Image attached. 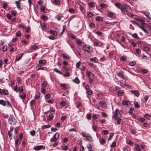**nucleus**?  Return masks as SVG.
<instances>
[{"instance_id": "nucleus-6", "label": "nucleus", "mask_w": 151, "mask_h": 151, "mask_svg": "<svg viewBox=\"0 0 151 151\" xmlns=\"http://www.w3.org/2000/svg\"><path fill=\"white\" fill-rule=\"evenodd\" d=\"M39 65L41 66L44 65L46 63V61L45 60H41L38 61Z\"/></svg>"}, {"instance_id": "nucleus-28", "label": "nucleus", "mask_w": 151, "mask_h": 151, "mask_svg": "<svg viewBox=\"0 0 151 151\" xmlns=\"http://www.w3.org/2000/svg\"><path fill=\"white\" fill-rule=\"evenodd\" d=\"M63 17V15L62 14H60L57 16L56 18L58 20L60 21L61 20V19Z\"/></svg>"}, {"instance_id": "nucleus-9", "label": "nucleus", "mask_w": 151, "mask_h": 151, "mask_svg": "<svg viewBox=\"0 0 151 151\" xmlns=\"http://www.w3.org/2000/svg\"><path fill=\"white\" fill-rule=\"evenodd\" d=\"M130 92L131 93H133L135 96L137 97H138L140 94L137 90H132Z\"/></svg>"}, {"instance_id": "nucleus-55", "label": "nucleus", "mask_w": 151, "mask_h": 151, "mask_svg": "<svg viewBox=\"0 0 151 151\" xmlns=\"http://www.w3.org/2000/svg\"><path fill=\"white\" fill-rule=\"evenodd\" d=\"M54 71L56 72V73L60 74H62V73L57 68H55L54 69Z\"/></svg>"}, {"instance_id": "nucleus-3", "label": "nucleus", "mask_w": 151, "mask_h": 151, "mask_svg": "<svg viewBox=\"0 0 151 151\" xmlns=\"http://www.w3.org/2000/svg\"><path fill=\"white\" fill-rule=\"evenodd\" d=\"M8 122L11 125H14L16 123V121L12 115H10L8 118Z\"/></svg>"}, {"instance_id": "nucleus-59", "label": "nucleus", "mask_w": 151, "mask_h": 151, "mask_svg": "<svg viewBox=\"0 0 151 151\" xmlns=\"http://www.w3.org/2000/svg\"><path fill=\"white\" fill-rule=\"evenodd\" d=\"M41 18L44 20H47L48 19L47 17L44 15H42Z\"/></svg>"}, {"instance_id": "nucleus-56", "label": "nucleus", "mask_w": 151, "mask_h": 151, "mask_svg": "<svg viewBox=\"0 0 151 151\" xmlns=\"http://www.w3.org/2000/svg\"><path fill=\"white\" fill-rule=\"evenodd\" d=\"M48 38L49 39L52 40H55L56 38L55 37L53 36H50L48 37Z\"/></svg>"}, {"instance_id": "nucleus-13", "label": "nucleus", "mask_w": 151, "mask_h": 151, "mask_svg": "<svg viewBox=\"0 0 151 151\" xmlns=\"http://www.w3.org/2000/svg\"><path fill=\"white\" fill-rule=\"evenodd\" d=\"M117 75L118 77H120L122 78H123V79L125 78H124V75L123 74V72H121L118 73Z\"/></svg>"}, {"instance_id": "nucleus-63", "label": "nucleus", "mask_w": 151, "mask_h": 151, "mask_svg": "<svg viewBox=\"0 0 151 151\" xmlns=\"http://www.w3.org/2000/svg\"><path fill=\"white\" fill-rule=\"evenodd\" d=\"M93 15V13L91 12H89L87 14V16L88 17H91Z\"/></svg>"}, {"instance_id": "nucleus-48", "label": "nucleus", "mask_w": 151, "mask_h": 151, "mask_svg": "<svg viewBox=\"0 0 151 151\" xmlns=\"http://www.w3.org/2000/svg\"><path fill=\"white\" fill-rule=\"evenodd\" d=\"M127 57L125 56H123L120 58V60L122 61H124L126 60Z\"/></svg>"}, {"instance_id": "nucleus-31", "label": "nucleus", "mask_w": 151, "mask_h": 151, "mask_svg": "<svg viewBox=\"0 0 151 151\" xmlns=\"http://www.w3.org/2000/svg\"><path fill=\"white\" fill-rule=\"evenodd\" d=\"M37 48V46L35 45L31 46L30 47V48L32 50H35Z\"/></svg>"}, {"instance_id": "nucleus-57", "label": "nucleus", "mask_w": 151, "mask_h": 151, "mask_svg": "<svg viewBox=\"0 0 151 151\" xmlns=\"http://www.w3.org/2000/svg\"><path fill=\"white\" fill-rule=\"evenodd\" d=\"M113 135H114L113 133H110V135H109V137L108 139V140L109 141V140H110L111 139V138L113 137Z\"/></svg>"}, {"instance_id": "nucleus-53", "label": "nucleus", "mask_w": 151, "mask_h": 151, "mask_svg": "<svg viewBox=\"0 0 151 151\" xmlns=\"http://www.w3.org/2000/svg\"><path fill=\"white\" fill-rule=\"evenodd\" d=\"M81 61H79L76 64V66L77 68H78L81 65Z\"/></svg>"}, {"instance_id": "nucleus-49", "label": "nucleus", "mask_w": 151, "mask_h": 151, "mask_svg": "<svg viewBox=\"0 0 151 151\" xmlns=\"http://www.w3.org/2000/svg\"><path fill=\"white\" fill-rule=\"evenodd\" d=\"M136 64V63L134 61L131 62L129 63V65L131 66H134Z\"/></svg>"}, {"instance_id": "nucleus-19", "label": "nucleus", "mask_w": 151, "mask_h": 151, "mask_svg": "<svg viewBox=\"0 0 151 151\" xmlns=\"http://www.w3.org/2000/svg\"><path fill=\"white\" fill-rule=\"evenodd\" d=\"M53 114H53L52 113H51L50 114L47 118V120L50 121L52 120L53 119Z\"/></svg>"}, {"instance_id": "nucleus-34", "label": "nucleus", "mask_w": 151, "mask_h": 151, "mask_svg": "<svg viewBox=\"0 0 151 151\" xmlns=\"http://www.w3.org/2000/svg\"><path fill=\"white\" fill-rule=\"evenodd\" d=\"M90 60L92 61H93L95 63H97L98 62V59L96 57L90 58Z\"/></svg>"}, {"instance_id": "nucleus-4", "label": "nucleus", "mask_w": 151, "mask_h": 151, "mask_svg": "<svg viewBox=\"0 0 151 151\" xmlns=\"http://www.w3.org/2000/svg\"><path fill=\"white\" fill-rule=\"evenodd\" d=\"M114 114L115 116L114 118L115 119H117L118 117H121V114L119 112V109H116L114 112Z\"/></svg>"}, {"instance_id": "nucleus-24", "label": "nucleus", "mask_w": 151, "mask_h": 151, "mask_svg": "<svg viewBox=\"0 0 151 151\" xmlns=\"http://www.w3.org/2000/svg\"><path fill=\"white\" fill-rule=\"evenodd\" d=\"M59 134L58 133L56 132L55 134L53 136V138L56 141V140H57V139L59 138Z\"/></svg>"}, {"instance_id": "nucleus-52", "label": "nucleus", "mask_w": 151, "mask_h": 151, "mask_svg": "<svg viewBox=\"0 0 151 151\" xmlns=\"http://www.w3.org/2000/svg\"><path fill=\"white\" fill-rule=\"evenodd\" d=\"M21 35V32L20 31H18L16 33V35L17 37H19Z\"/></svg>"}, {"instance_id": "nucleus-23", "label": "nucleus", "mask_w": 151, "mask_h": 151, "mask_svg": "<svg viewBox=\"0 0 151 151\" xmlns=\"http://www.w3.org/2000/svg\"><path fill=\"white\" fill-rule=\"evenodd\" d=\"M81 135H82V136L83 137H86V138L90 134L88 133H86L84 132H82Z\"/></svg>"}, {"instance_id": "nucleus-60", "label": "nucleus", "mask_w": 151, "mask_h": 151, "mask_svg": "<svg viewBox=\"0 0 151 151\" xmlns=\"http://www.w3.org/2000/svg\"><path fill=\"white\" fill-rule=\"evenodd\" d=\"M61 148L63 150H68V147L67 146H61Z\"/></svg>"}, {"instance_id": "nucleus-16", "label": "nucleus", "mask_w": 151, "mask_h": 151, "mask_svg": "<svg viewBox=\"0 0 151 151\" xmlns=\"http://www.w3.org/2000/svg\"><path fill=\"white\" fill-rule=\"evenodd\" d=\"M108 16L110 17H114L116 16L115 14L113 12H109L108 13Z\"/></svg>"}, {"instance_id": "nucleus-1", "label": "nucleus", "mask_w": 151, "mask_h": 151, "mask_svg": "<svg viewBox=\"0 0 151 151\" xmlns=\"http://www.w3.org/2000/svg\"><path fill=\"white\" fill-rule=\"evenodd\" d=\"M86 75L89 78V82L90 83H92L93 81L94 75L91 72L87 70Z\"/></svg>"}, {"instance_id": "nucleus-2", "label": "nucleus", "mask_w": 151, "mask_h": 151, "mask_svg": "<svg viewBox=\"0 0 151 151\" xmlns=\"http://www.w3.org/2000/svg\"><path fill=\"white\" fill-rule=\"evenodd\" d=\"M82 49L84 51H86L88 53H91L93 51L92 48L85 43L83 46Z\"/></svg>"}, {"instance_id": "nucleus-15", "label": "nucleus", "mask_w": 151, "mask_h": 151, "mask_svg": "<svg viewBox=\"0 0 151 151\" xmlns=\"http://www.w3.org/2000/svg\"><path fill=\"white\" fill-rule=\"evenodd\" d=\"M86 141L89 142H92L93 141L92 137L90 135L86 138Z\"/></svg>"}, {"instance_id": "nucleus-35", "label": "nucleus", "mask_w": 151, "mask_h": 151, "mask_svg": "<svg viewBox=\"0 0 151 151\" xmlns=\"http://www.w3.org/2000/svg\"><path fill=\"white\" fill-rule=\"evenodd\" d=\"M51 127V126L49 124L44 125L42 126V129H44L47 128H48Z\"/></svg>"}, {"instance_id": "nucleus-43", "label": "nucleus", "mask_w": 151, "mask_h": 151, "mask_svg": "<svg viewBox=\"0 0 151 151\" xmlns=\"http://www.w3.org/2000/svg\"><path fill=\"white\" fill-rule=\"evenodd\" d=\"M122 104L124 105H128L129 104V102L127 101H124L122 102Z\"/></svg>"}, {"instance_id": "nucleus-47", "label": "nucleus", "mask_w": 151, "mask_h": 151, "mask_svg": "<svg viewBox=\"0 0 151 151\" xmlns=\"http://www.w3.org/2000/svg\"><path fill=\"white\" fill-rule=\"evenodd\" d=\"M86 93L89 95H92L93 94V92L91 90H88L87 91Z\"/></svg>"}, {"instance_id": "nucleus-62", "label": "nucleus", "mask_w": 151, "mask_h": 151, "mask_svg": "<svg viewBox=\"0 0 151 151\" xmlns=\"http://www.w3.org/2000/svg\"><path fill=\"white\" fill-rule=\"evenodd\" d=\"M87 147L88 150H91L92 149L91 145L90 144H89L87 145Z\"/></svg>"}, {"instance_id": "nucleus-5", "label": "nucleus", "mask_w": 151, "mask_h": 151, "mask_svg": "<svg viewBox=\"0 0 151 151\" xmlns=\"http://www.w3.org/2000/svg\"><path fill=\"white\" fill-rule=\"evenodd\" d=\"M0 94L1 95L4 94L5 95H8L9 94L8 91L5 89L3 90L0 88Z\"/></svg>"}, {"instance_id": "nucleus-37", "label": "nucleus", "mask_w": 151, "mask_h": 151, "mask_svg": "<svg viewBox=\"0 0 151 151\" xmlns=\"http://www.w3.org/2000/svg\"><path fill=\"white\" fill-rule=\"evenodd\" d=\"M143 50L144 51H149L150 50V48L147 46H143L142 48Z\"/></svg>"}, {"instance_id": "nucleus-29", "label": "nucleus", "mask_w": 151, "mask_h": 151, "mask_svg": "<svg viewBox=\"0 0 151 151\" xmlns=\"http://www.w3.org/2000/svg\"><path fill=\"white\" fill-rule=\"evenodd\" d=\"M15 3L17 8H18L19 9H21V8L20 5V4L19 2V1H15Z\"/></svg>"}, {"instance_id": "nucleus-41", "label": "nucleus", "mask_w": 151, "mask_h": 151, "mask_svg": "<svg viewBox=\"0 0 151 151\" xmlns=\"http://www.w3.org/2000/svg\"><path fill=\"white\" fill-rule=\"evenodd\" d=\"M117 119V123L119 124H122L123 123L122 120L120 119L119 118Z\"/></svg>"}, {"instance_id": "nucleus-50", "label": "nucleus", "mask_w": 151, "mask_h": 151, "mask_svg": "<svg viewBox=\"0 0 151 151\" xmlns=\"http://www.w3.org/2000/svg\"><path fill=\"white\" fill-rule=\"evenodd\" d=\"M53 2L56 5H59L60 4V1L59 0H54Z\"/></svg>"}, {"instance_id": "nucleus-18", "label": "nucleus", "mask_w": 151, "mask_h": 151, "mask_svg": "<svg viewBox=\"0 0 151 151\" xmlns=\"http://www.w3.org/2000/svg\"><path fill=\"white\" fill-rule=\"evenodd\" d=\"M103 19V17L100 16H97L95 18V20L97 21H101Z\"/></svg>"}, {"instance_id": "nucleus-45", "label": "nucleus", "mask_w": 151, "mask_h": 151, "mask_svg": "<svg viewBox=\"0 0 151 151\" xmlns=\"http://www.w3.org/2000/svg\"><path fill=\"white\" fill-rule=\"evenodd\" d=\"M100 142L101 144L103 145L106 143V141L104 138H102L101 140H100Z\"/></svg>"}, {"instance_id": "nucleus-22", "label": "nucleus", "mask_w": 151, "mask_h": 151, "mask_svg": "<svg viewBox=\"0 0 151 151\" xmlns=\"http://www.w3.org/2000/svg\"><path fill=\"white\" fill-rule=\"evenodd\" d=\"M99 104L103 108H105L106 107V104L103 102L100 101L99 102Z\"/></svg>"}, {"instance_id": "nucleus-64", "label": "nucleus", "mask_w": 151, "mask_h": 151, "mask_svg": "<svg viewBox=\"0 0 151 151\" xmlns=\"http://www.w3.org/2000/svg\"><path fill=\"white\" fill-rule=\"evenodd\" d=\"M91 115L89 114H88L86 115V117L88 119H91Z\"/></svg>"}, {"instance_id": "nucleus-32", "label": "nucleus", "mask_w": 151, "mask_h": 151, "mask_svg": "<svg viewBox=\"0 0 151 151\" xmlns=\"http://www.w3.org/2000/svg\"><path fill=\"white\" fill-rule=\"evenodd\" d=\"M62 55L63 58L66 59H68L70 58L69 56V55L66 54H63Z\"/></svg>"}, {"instance_id": "nucleus-39", "label": "nucleus", "mask_w": 151, "mask_h": 151, "mask_svg": "<svg viewBox=\"0 0 151 151\" xmlns=\"http://www.w3.org/2000/svg\"><path fill=\"white\" fill-rule=\"evenodd\" d=\"M134 104L135 108H139L140 107L139 105L138 104V103L137 102L135 101L134 102Z\"/></svg>"}, {"instance_id": "nucleus-38", "label": "nucleus", "mask_w": 151, "mask_h": 151, "mask_svg": "<svg viewBox=\"0 0 151 151\" xmlns=\"http://www.w3.org/2000/svg\"><path fill=\"white\" fill-rule=\"evenodd\" d=\"M135 148L137 151H140L141 150L140 147L138 144H135Z\"/></svg>"}, {"instance_id": "nucleus-40", "label": "nucleus", "mask_w": 151, "mask_h": 151, "mask_svg": "<svg viewBox=\"0 0 151 151\" xmlns=\"http://www.w3.org/2000/svg\"><path fill=\"white\" fill-rule=\"evenodd\" d=\"M120 9L122 12V13H124L125 14H126L128 12L127 10L123 7Z\"/></svg>"}, {"instance_id": "nucleus-54", "label": "nucleus", "mask_w": 151, "mask_h": 151, "mask_svg": "<svg viewBox=\"0 0 151 151\" xmlns=\"http://www.w3.org/2000/svg\"><path fill=\"white\" fill-rule=\"evenodd\" d=\"M98 117V115L96 114H94L92 116V118L94 119H97Z\"/></svg>"}, {"instance_id": "nucleus-36", "label": "nucleus", "mask_w": 151, "mask_h": 151, "mask_svg": "<svg viewBox=\"0 0 151 151\" xmlns=\"http://www.w3.org/2000/svg\"><path fill=\"white\" fill-rule=\"evenodd\" d=\"M73 81L77 84H78L80 82L78 78L77 77H76L75 79H73Z\"/></svg>"}, {"instance_id": "nucleus-30", "label": "nucleus", "mask_w": 151, "mask_h": 151, "mask_svg": "<svg viewBox=\"0 0 151 151\" xmlns=\"http://www.w3.org/2000/svg\"><path fill=\"white\" fill-rule=\"evenodd\" d=\"M66 102L64 101H61L60 102V105L62 106H65L66 105Z\"/></svg>"}, {"instance_id": "nucleus-51", "label": "nucleus", "mask_w": 151, "mask_h": 151, "mask_svg": "<svg viewBox=\"0 0 151 151\" xmlns=\"http://www.w3.org/2000/svg\"><path fill=\"white\" fill-rule=\"evenodd\" d=\"M144 116L145 117H146V118L148 120H149L150 119V116L148 114H145L144 115Z\"/></svg>"}, {"instance_id": "nucleus-10", "label": "nucleus", "mask_w": 151, "mask_h": 151, "mask_svg": "<svg viewBox=\"0 0 151 151\" xmlns=\"http://www.w3.org/2000/svg\"><path fill=\"white\" fill-rule=\"evenodd\" d=\"M23 54V53H21L19 55L17 56L15 58V61H18L19 60L22 58V57Z\"/></svg>"}, {"instance_id": "nucleus-14", "label": "nucleus", "mask_w": 151, "mask_h": 151, "mask_svg": "<svg viewBox=\"0 0 151 151\" xmlns=\"http://www.w3.org/2000/svg\"><path fill=\"white\" fill-rule=\"evenodd\" d=\"M43 148V146L42 145L37 146L34 147L33 148L36 150H40Z\"/></svg>"}, {"instance_id": "nucleus-42", "label": "nucleus", "mask_w": 151, "mask_h": 151, "mask_svg": "<svg viewBox=\"0 0 151 151\" xmlns=\"http://www.w3.org/2000/svg\"><path fill=\"white\" fill-rule=\"evenodd\" d=\"M40 94L38 92H37L35 95V99H37L40 97Z\"/></svg>"}, {"instance_id": "nucleus-20", "label": "nucleus", "mask_w": 151, "mask_h": 151, "mask_svg": "<svg viewBox=\"0 0 151 151\" xmlns=\"http://www.w3.org/2000/svg\"><path fill=\"white\" fill-rule=\"evenodd\" d=\"M124 79L125 80L124 81H121L120 82V85L122 86H124L126 84V79L125 78Z\"/></svg>"}, {"instance_id": "nucleus-58", "label": "nucleus", "mask_w": 151, "mask_h": 151, "mask_svg": "<svg viewBox=\"0 0 151 151\" xmlns=\"http://www.w3.org/2000/svg\"><path fill=\"white\" fill-rule=\"evenodd\" d=\"M132 36L134 38L138 39L139 38V37H138L137 34L136 33H135L133 34Z\"/></svg>"}, {"instance_id": "nucleus-7", "label": "nucleus", "mask_w": 151, "mask_h": 151, "mask_svg": "<svg viewBox=\"0 0 151 151\" xmlns=\"http://www.w3.org/2000/svg\"><path fill=\"white\" fill-rule=\"evenodd\" d=\"M136 19L137 21L140 22L141 24L143 26L145 25H147V24L145 23V20L142 19L137 18Z\"/></svg>"}, {"instance_id": "nucleus-46", "label": "nucleus", "mask_w": 151, "mask_h": 151, "mask_svg": "<svg viewBox=\"0 0 151 151\" xmlns=\"http://www.w3.org/2000/svg\"><path fill=\"white\" fill-rule=\"evenodd\" d=\"M20 97L22 99H24L26 97L25 94L24 93H23L20 96Z\"/></svg>"}, {"instance_id": "nucleus-21", "label": "nucleus", "mask_w": 151, "mask_h": 151, "mask_svg": "<svg viewBox=\"0 0 151 151\" xmlns=\"http://www.w3.org/2000/svg\"><path fill=\"white\" fill-rule=\"evenodd\" d=\"M49 32L51 34L53 35L54 36H56L57 35V32L55 30H50Z\"/></svg>"}, {"instance_id": "nucleus-44", "label": "nucleus", "mask_w": 151, "mask_h": 151, "mask_svg": "<svg viewBox=\"0 0 151 151\" xmlns=\"http://www.w3.org/2000/svg\"><path fill=\"white\" fill-rule=\"evenodd\" d=\"M29 133L32 136H33L35 135L36 132L34 130H32L29 132Z\"/></svg>"}, {"instance_id": "nucleus-27", "label": "nucleus", "mask_w": 151, "mask_h": 151, "mask_svg": "<svg viewBox=\"0 0 151 151\" xmlns=\"http://www.w3.org/2000/svg\"><path fill=\"white\" fill-rule=\"evenodd\" d=\"M114 4L117 7L120 9H121L122 7V5L119 3H115Z\"/></svg>"}, {"instance_id": "nucleus-12", "label": "nucleus", "mask_w": 151, "mask_h": 151, "mask_svg": "<svg viewBox=\"0 0 151 151\" xmlns=\"http://www.w3.org/2000/svg\"><path fill=\"white\" fill-rule=\"evenodd\" d=\"M60 86L62 87V88L64 89H66L68 88V86L65 83H60Z\"/></svg>"}, {"instance_id": "nucleus-11", "label": "nucleus", "mask_w": 151, "mask_h": 151, "mask_svg": "<svg viewBox=\"0 0 151 151\" xmlns=\"http://www.w3.org/2000/svg\"><path fill=\"white\" fill-rule=\"evenodd\" d=\"M124 93V91L123 90H119L117 93V94L119 96H122Z\"/></svg>"}, {"instance_id": "nucleus-61", "label": "nucleus", "mask_w": 151, "mask_h": 151, "mask_svg": "<svg viewBox=\"0 0 151 151\" xmlns=\"http://www.w3.org/2000/svg\"><path fill=\"white\" fill-rule=\"evenodd\" d=\"M19 91L21 93H22L23 91V88L22 86H20L18 89Z\"/></svg>"}, {"instance_id": "nucleus-33", "label": "nucleus", "mask_w": 151, "mask_h": 151, "mask_svg": "<svg viewBox=\"0 0 151 151\" xmlns=\"http://www.w3.org/2000/svg\"><path fill=\"white\" fill-rule=\"evenodd\" d=\"M47 85V82L46 81H44L41 84V87L42 88H44Z\"/></svg>"}, {"instance_id": "nucleus-8", "label": "nucleus", "mask_w": 151, "mask_h": 151, "mask_svg": "<svg viewBox=\"0 0 151 151\" xmlns=\"http://www.w3.org/2000/svg\"><path fill=\"white\" fill-rule=\"evenodd\" d=\"M142 14L145 15L149 19H151L150 15V13L149 12L143 11L142 12Z\"/></svg>"}, {"instance_id": "nucleus-26", "label": "nucleus", "mask_w": 151, "mask_h": 151, "mask_svg": "<svg viewBox=\"0 0 151 151\" xmlns=\"http://www.w3.org/2000/svg\"><path fill=\"white\" fill-rule=\"evenodd\" d=\"M88 4L91 7H93L95 6V3L94 2H92L88 3Z\"/></svg>"}, {"instance_id": "nucleus-25", "label": "nucleus", "mask_w": 151, "mask_h": 151, "mask_svg": "<svg viewBox=\"0 0 151 151\" xmlns=\"http://www.w3.org/2000/svg\"><path fill=\"white\" fill-rule=\"evenodd\" d=\"M0 104H1L4 106H5L6 105V101H5L2 99L0 100Z\"/></svg>"}, {"instance_id": "nucleus-17", "label": "nucleus", "mask_w": 151, "mask_h": 151, "mask_svg": "<svg viewBox=\"0 0 151 151\" xmlns=\"http://www.w3.org/2000/svg\"><path fill=\"white\" fill-rule=\"evenodd\" d=\"M76 42L78 45H80L81 47H82L85 44L78 40H76Z\"/></svg>"}]
</instances>
